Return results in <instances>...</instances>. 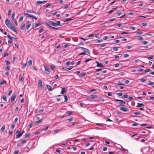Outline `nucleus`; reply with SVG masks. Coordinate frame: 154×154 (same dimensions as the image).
<instances>
[{"mask_svg": "<svg viewBox=\"0 0 154 154\" xmlns=\"http://www.w3.org/2000/svg\"><path fill=\"white\" fill-rule=\"evenodd\" d=\"M10 66L8 65L6 66V67L5 68V69L8 71L10 69Z\"/></svg>", "mask_w": 154, "mask_h": 154, "instance_id": "2f4dec72", "label": "nucleus"}, {"mask_svg": "<svg viewBox=\"0 0 154 154\" xmlns=\"http://www.w3.org/2000/svg\"><path fill=\"white\" fill-rule=\"evenodd\" d=\"M42 121L43 119H41L40 120L36 121V122H35V123L36 124H39L42 122Z\"/></svg>", "mask_w": 154, "mask_h": 154, "instance_id": "4be33fe9", "label": "nucleus"}, {"mask_svg": "<svg viewBox=\"0 0 154 154\" xmlns=\"http://www.w3.org/2000/svg\"><path fill=\"white\" fill-rule=\"evenodd\" d=\"M8 56V52H6L5 53V54L4 55L3 57H5L6 56Z\"/></svg>", "mask_w": 154, "mask_h": 154, "instance_id": "13d9d810", "label": "nucleus"}, {"mask_svg": "<svg viewBox=\"0 0 154 154\" xmlns=\"http://www.w3.org/2000/svg\"><path fill=\"white\" fill-rule=\"evenodd\" d=\"M56 23V24L57 26H61V25H60V22L59 21H57V23Z\"/></svg>", "mask_w": 154, "mask_h": 154, "instance_id": "58836bf2", "label": "nucleus"}, {"mask_svg": "<svg viewBox=\"0 0 154 154\" xmlns=\"http://www.w3.org/2000/svg\"><path fill=\"white\" fill-rule=\"evenodd\" d=\"M31 17H32V18L34 19H35V20H36L38 19V18L36 17H35L34 16L31 15Z\"/></svg>", "mask_w": 154, "mask_h": 154, "instance_id": "a19ab883", "label": "nucleus"}, {"mask_svg": "<svg viewBox=\"0 0 154 154\" xmlns=\"http://www.w3.org/2000/svg\"><path fill=\"white\" fill-rule=\"evenodd\" d=\"M32 64V61L31 60H30L28 62V64L29 66H31Z\"/></svg>", "mask_w": 154, "mask_h": 154, "instance_id": "393cba45", "label": "nucleus"}, {"mask_svg": "<svg viewBox=\"0 0 154 154\" xmlns=\"http://www.w3.org/2000/svg\"><path fill=\"white\" fill-rule=\"evenodd\" d=\"M72 20H73V19L72 18H68V19H66L65 20L64 22H67L69 21Z\"/></svg>", "mask_w": 154, "mask_h": 154, "instance_id": "b1692460", "label": "nucleus"}, {"mask_svg": "<svg viewBox=\"0 0 154 154\" xmlns=\"http://www.w3.org/2000/svg\"><path fill=\"white\" fill-rule=\"evenodd\" d=\"M38 85H40V86H42V81L41 80H39V81H38Z\"/></svg>", "mask_w": 154, "mask_h": 154, "instance_id": "72a5a7b5", "label": "nucleus"}, {"mask_svg": "<svg viewBox=\"0 0 154 154\" xmlns=\"http://www.w3.org/2000/svg\"><path fill=\"white\" fill-rule=\"evenodd\" d=\"M96 63H97V67H104L103 66L101 63H99L97 61L96 62Z\"/></svg>", "mask_w": 154, "mask_h": 154, "instance_id": "9d476101", "label": "nucleus"}, {"mask_svg": "<svg viewBox=\"0 0 154 154\" xmlns=\"http://www.w3.org/2000/svg\"><path fill=\"white\" fill-rule=\"evenodd\" d=\"M17 95L16 94L14 95L11 98V101L12 103L14 101V100L17 97Z\"/></svg>", "mask_w": 154, "mask_h": 154, "instance_id": "6e6552de", "label": "nucleus"}, {"mask_svg": "<svg viewBox=\"0 0 154 154\" xmlns=\"http://www.w3.org/2000/svg\"><path fill=\"white\" fill-rule=\"evenodd\" d=\"M67 113L68 114V115H71L72 114V112L71 111H69L67 112Z\"/></svg>", "mask_w": 154, "mask_h": 154, "instance_id": "4d7b16f0", "label": "nucleus"}, {"mask_svg": "<svg viewBox=\"0 0 154 154\" xmlns=\"http://www.w3.org/2000/svg\"><path fill=\"white\" fill-rule=\"evenodd\" d=\"M25 132V131H22V132H21L20 134H17L16 135V138H19Z\"/></svg>", "mask_w": 154, "mask_h": 154, "instance_id": "1a4fd4ad", "label": "nucleus"}, {"mask_svg": "<svg viewBox=\"0 0 154 154\" xmlns=\"http://www.w3.org/2000/svg\"><path fill=\"white\" fill-rule=\"evenodd\" d=\"M144 106V104L142 103H138L137 104V107H140L143 106Z\"/></svg>", "mask_w": 154, "mask_h": 154, "instance_id": "a211bd4d", "label": "nucleus"}, {"mask_svg": "<svg viewBox=\"0 0 154 154\" xmlns=\"http://www.w3.org/2000/svg\"><path fill=\"white\" fill-rule=\"evenodd\" d=\"M5 23L6 25L11 30L15 32L17 34V32L16 29L14 27V26L11 23L10 20L8 18H7L5 21Z\"/></svg>", "mask_w": 154, "mask_h": 154, "instance_id": "f257e3e1", "label": "nucleus"}, {"mask_svg": "<svg viewBox=\"0 0 154 154\" xmlns=\"http://www.w3.org/2000/svg\"><path fill=\"white\" fill-rule=\"evenodd\" d=\"M97 97V96L96 95H90L87 99V100H90L92 99H93L96 98Z\"/></svg>", "mask_w": 154, "mask_h": 154, "instance_id": "7ed1b4c3", "label": "nucleus"}, {"mask_svg": "<svg viewBox=\"0 0 154 154\" xmlns=\"http://www.w3.org/2000/svg\"><path fill=\"white\" fill-rule=\"evenodd\" d=\"M24 79V77L22 76L21 74H20L19 77V81L22 82Z\"/></svg>", "mask_w": 154, "mask_h": 154, "instance_id": "f8f14e48", "label": "nucleus"}, {"mask_svg": "<svg viewBox=\"0 0 154 154\" xmlns=\"http://www.w3.org/2000/svg\"><path fill=\"white\" fill-rule=\"evenodd\" d=\"M117 94L119 96H121L123 94L122 93L120 92L118 93Z\"/></svg>", "mask_w": 154, "mask_h": 154, "instance_id": "052dcab7", "label": "nucleus"}, {"mask_svg": "<svg viewBox=\"0 0 154 154\" xmlns=\"http://www.w3.org/2000/svg\"><path fill=\"white\" fill-rule=\"evenodd\" d=\"M12 90H10L9 92L8 93V96H10L11 95V93H12Z\"/></svg>", "mask_w": 154, "mask_h": 154, "instance_id": "09e8293b", "label": "nucleus"}, {"mask_svg": "<svg viewBox=\"0 0 154 154\" xmlns=\"http://www.w3.org/2000/svg\"><path fill=\"white\" fill-rule=\"evenodd\" d=\"M49 24L52 25L53 26H56V23L54 22L51 21H48Z\"/></svg>", "mask_w": 154, "mask_h": 154, "instance_id": "423d86ee", "label": "nucleus"}, {"mask_svg": "<svg viewBox=\"0 0 154 154\" xmlns=\"http://www.w3.org/2000/svg\"><path fill=\"white\" fill-rule=\"evenodd\" d=\"M151 71V69H146V70L144 72L145 73H147V72H149L150 71Z\"/></svg>", "mask_w": 154, "mask_h": 154, "instance_id": "e433bc0d", "label": "nucleus"}, {"mask_svg": "<svg viewBox=\"0 0 154 154\" xmlns=\"http://www.w3.org/2000/svg\"><path fill=\"white\" fill-rule=\"evenodd\" d=\"M25 25V24H23L20 27V29L21 30H22L23 29Z\"/></svg>", "mask_w": 154, "mask_h": 154, "instance_id": "ea45409f", "label": "nucleus"}, {"mask_svg": "<svg viewBox=\"0 0 154 154\" xmlns=\"http://www.w3.org/2000/svg\"><path fill=\"white\" fill-rule=\"evenodd\" d=\"M8 37L9 38V39L13 38V39H15V41H17V39L16 38H15L13 37H11L10 35H8Z\"/></svg>", "mask_w": 154, "mask_h": 154, "instance_id": "412c9836", "label": "nucleus"}, {"mask_svg": "<svg viewBox=\"0 0 154 154\" xmlns=\"http://www.w3.org/2000/svg\"><path fill=\"white\" fill-rule=\"evenodd\" d=\"M141 24L143 26H147V23H142Z\"/></svg>", "mask_w": 154, "mask_h": 154, "instance_id": "c03bdc74", "label": "nucleus"}, {"mask_svg": "<svg viewBox=\"0 0 154 154\" xmlns=\"http://www.w3.org/2000/svg\"><path fill=\"white\" fill-rule=\"evenodd\" d=\"M146 79H140V81L141 82L143 83L144 82L146 81Z\"/></svg>", "mask_w": 154, "mask_h": 154, "instance_id": "3c124183", "label": "nucleus"}, {"mask_svg": "<svg viewBox=\"0 0 154 154\" xmlns=\"http://www.w3.org/2000/svg\"><path fill=\"white\" fill-rule=\"evenodd\" d=\"M32 126V123H30L28 127H29V128H30Z\"/></svg>", "mask_w": 154, "mask_h": 154, "instance_id": "69168bd1", "label": "nucleus"}, {"mask_svg": "<svg viewBox=\"0 0 154 154\" xmlns=\"http://www.w3.org/2000/svg\"><path fill=\"white\" fill-rule=\"evenodd\" d=\"M27 12L30 13H34V12L32 10H27Z\"/></svg>", "mask_w": 154, "mask_h": 154, "instance_id": "79ce46f5", "label": "nucleus"}, {"mask_svg": "<svg viewBox=\"0 0 154 154\" xmlns=\"http://www.w3.org/2000/svg\"><path fill=\"white\" fill-rule=\"evenodd\" d=\"M64 99L65 100L64 102H67L68 100V99H67V96L66 95H64Z\"/></svg>", "mask_w": 154, "mask_h": 154, "instance_id": "4c0bfd02", "label": "nucleus"}, {"mask_svg": "<svg viewBox=\"0 0 154 154\" xmlns=\"http://www.w3.org/2000/svg\"><path fill=\"white\" fill-rule=\"evenodd\" d=\"M7 81L5 80H4L2 82H0V85H2L4 84H6L7 83Z\"/></svg>", "mask_w": 154, "mask_h": 154, "instance_id": "2eb2a0df", "label": "nucleus"}, {"mask_svg": "<svg viewBox=\"0 0 154 154\" xmlns=\"http://www.w3.org/2000/svg\"><path fill=\"white\" fill-rule=\"evenodd\" d=\"M128 32H122V34H128Z\"/></svg>", "mask_w": 154, "mask_h": 154, "instance_id": "0e129e2a", "label": "nucleus"}, {"mask_svg": "<svg viewBox=\"0 0 154 154\" xmlns=\"http://www.w3.org/2000/svg\"><path fill=\"white\" fill-rule=\"evenodd\" d=\"M123 56L125 58L128 57L129 56V54H124Z\"/></svg>", "mask_w": 154, "mask_h": 154, "instance_id": "37998d69", "label": "nucleus"}, {"mask_svg": "<svg viewBox=\"0 0 154 154\" xmlns=\"http://www.w3.org/2000/svg\"><path fill=\"white\" fill-rule=\"evenodd\" d=\"M70 62L69 61H68L66 63V66H69L70 65Z\"/></svg>", "mask_w": 154, "mask_h": 154, "instance_id": "774afa93", "label": "nucleus"}, {"mask_svg": "<svg viewBox=\"0 0 154 154\" xmlns=\"http://www.w3.org/2000/svg\"><path fill=\"white\" fill-rule=\"evenodd\" d=\"M100 45V47H101V48L105 47V46H106V43H104V44H100V45Z\"/></svg>", "mask_w": 154, "mask_h": 154, "instance_id": "7c9ffc66", "label": "nucleus"}, {"mask_svg": "<svg viewBox=\"0 0 154 154\" xmlns=\"http://www.w3.org/2000/svg\"><path fill=\"white\" fill-rule=\"evenodd\" d=\"M78 48H81L82 49H83V50H84L85 52H88L89 53V49H88L86 48H84L83 47H79Z\"/></svg>", "mask_w": 154, "mask_h": 154, "instance_id": "0eeeda50", "label": "nucleus"}, {"mask_svg": "<svg viewBox=\"0 0 154 154\" xmlns=\"http://www.w3.org/2000/svg\"><path fill=\"white\" fill-rule=\"evenodd\" d=\"M55 68V66L54 65H51V68L52 69H54Z\"/></svg>", "mask_w": 154, "mask_h": 154, "instance_id": "bf43d9fd", "label": "nucleus"}, {"mask_svg": "<svg viewBox=\"0 0 154 154\" xmlns=\"http://www.w3.org/2000/svg\"><path fill=\"white\" fill-rule=\"evenodd\" d=\"M19 150H16L14 152V153L17 154L19 153Z\"/></svg>", "mask_w": 154, "mask_h": 154, "instance_id": "680f3d73", "label": "nucleus"}, {"mask_svg": "<svg viewBox=\"0 0 154 154\" xmlns=\"http://www.w3.org/2000/svg\"><path fill=\"white\" fill-rule=\"evenodd\" d=\"M41 25V23H39L37 24H36L34 26H33L32 28L34 29L35 28Z\"/></svg>", "mask_w": 154, "mask_h": 154, "instance_id": "6ab92c4d", "label": "nucleus"}, {"mask_svg": "<svg viewBox=\"0 0 154 154\" xmlns=\"http://www.w3.org/2000/svg\"><path fill=\"white\" fill-rule=\"evenodd\" d=\"M47 26H48V28H49V27H50L52 29H54L55 30H58V29L57 28H56V27H52L51 26L48 24L47 25Z\"/></svg>", "mask_w": 154, "mask_h": 154, "instance_id": "f3484780", "label": "nucleus"}, {"mask_svg": "<svg viewBox=\"0 0 154 154\" xmlns=\"http://www.w3.org/2000/svg\"><path fill=\"white\" fill-rule=\"evenodd\" d=\"M44 67L45 73L47 74H49L50 72V70L48 66H47L45 65Z\"/></svg>", "mask_w": 154, "mask_h": 154, "instance_id": "f03ea898", "label": "nucleus"}, {"mask_svg": "<svg viewBox=\"0 0 154 154\" xmlns=\"http://www.w3.org/2000/svg\"><path fill=\"white\" fill-rule=\"evenodd\" d=\"M24 15H26L29 17H30L31 16V15L27 13H24Z\"/></svg>", "mask_w": 154, "mask_h": 154, "instance_id": "c756f323", "label": "nucleus"}, {"mask_svg": "<svg viewBox=\"0 0 154 154\" xmlns=\"http://www.w3.org/2000/svg\"><path fill=\"white\" fill-rule=\"evenodd\" d=\"M103 41V40H98L97 41V43H100Z\"/></svg>", "mask_w": 154, "mask_h": 154, "instance_id": "e2e57ef3", "label": "nucleus"}, {"mask_svg": "<svg viewBox=\"0 0 154 154\" xmlns=\"http://www.w3.org/2000/svg\"><path fill=\"white\" fill-rule=\"evenodd\" d=\"M44 30V29L43 28H41L39 31V33H41Z\"/></svg>", "mask_w": 154, "mask_h": 154, "instance_id": "864d4df0", "label": "nucleus"}, {"mask_svg": "<svg viewBox=\"0 0 154 154\" xmlns=\"http://www.w3.org/2000/svg\"><path fill=\"white\" fill-rule=\"evenodd\" d=\"M146 57L148 60H150V59H154V57H153V56H150V57Z\"/></svg>", "mask_w": 154, "mask_h": 154, "instance_id": "a878e982", "label": "nucleus"}, {"mask_svg": "<svg viewBox=\"0 0 154 154\" xmlns=\"http://www.w3.org/2000/svg\"><path fill=\"white\" fill-rule=\"evenodd\" d=\"M5 125H3L2 127V128L1 129V130L2 131H3L5 130Z\"/></svg>", "mask_w": 154, "mask_h": 154, "instance_id": "5701e85b", "label": "nucleus"}, {"mask_svg": "<svg viewBox=\"0 0 154 154\" xmlns=\"http://www.w3.org/2000/svg\"><path fill=\"white\" fill-rule=\"evenodd\" d=\"M5 62L7 64H10L11 63L10 62L7 60H5Z\"/></svg>", "mask_w": 154, "mask_h": 154, "instance_id": "8fccbe9b", "label": "nucleus"}, {"mask_svg": "<svg viewBox=\"0 0 154 154\" xmlns=\"http://www.w3.org/2000/svg\"><path fill=\"white\" fill-rule=\"evenodd\" d=\"M92 60V59H91V58H90V59H87L86 60H85V62H87L90 60Z\"/></svg>", "mask_w": 154, "mask_h": 154, "instance_id": "5fc2aeb1", "label": "nucleus"}, {"mask_svg": "<svg viewBox=\"0 0 154 154\" xmlns=\"http://www.w3.org/2000/svg\"><path fill=\"white\" fill-rule=\"evenodd\" d=\"M66 92V88H63L62 89L61 94H63Z\"/></svg>", "mask_w": 154, "mask_h": 154, "instance_id": "4468645a", "label": "nucleus"}, {"mask_svg": "<svg viewBox=\"0 0 154 154\" xmlns=\"http://www.w3.org/2000/svg\"><path fill=\"white\" fill-rule=\"evenodd\" d=\"M41 133L39 131H37L36 132H35L34 134H35V135H37V134H40Z\"/></svg>", "mask_w": 154, "mask_h": 154, "instance_id": "338daca9", "label": "nucleus"}, {"mask_svg": "<svg viewBox=\"0 0 154 154\" xmlns=\"http://www.w3.org/2000/svg\"><path fill=\"white\" fill-rule=\"evenodd\" d=\"M15 14L14 13H12V14L11 18L13 20V21L14 22L16 21V20L14 19V16Z\"/></svg>", "mask_w": 154, "mask_h": 154, "instance_id": "dca6fc26", "label": "nucleus"}, {"mask_svg": "<svg viewBox=\"0 0 154 154\" xmlns=\"http://www.w3.org/2000/svg\"><path fill=\"white\" fill-rule=\"evenodd\" d=\"M138 124L137 123H133L132 124V126H137L138 125Z\"/></svg>", "mask_w": 154, "mask_h": 154, "instance_id": "49530a36", "label": "nucleus"}, {"mask_svg": "<svg viewBox=\"0 0 154 154\" xmlns=\"http://www.w3.org/2000/svg\"><path fill=\"white\" fill-rule=\"evenodd\" d=\"M26 63H23V64L22 65V68H23V69H24L25 68L26 66Z\"/></svg>", "mask_w": 154, "mask_h": 154, "instance_id": "de8ad7c7", "label": "nucleus"}, {"mask_svg": "<svg viewBox=\"0 0 154 154\" xmlns=\"http://www.w3.org/2000/svg\"><path fill=\"white\" fill-rule=\"evenodd\" d=\"M11 9H9L8 11V15H11Z\"/></svg>", "mask_w": 154, "mask_h": 154, "instance_id": "6e6d98bb", "label": "nucleus"}, {"mask_svg": "<svg viewBox=\"0 0 154 154\" xmlns=\"http://www.w3.org/2000/svg\"><path fill=\"white\" fill-rule=\"evenodd\" d=\"M86 52H84L81 53L79 54L78 55V56H81V55H85L86 54Z\"/></svg>", "mask_w": 154, "mask_h": 154, "instance_id": "f704fd0d", "label": "nucleus"}, {"mask_svg": "<svg viewBox=\"0 0 154 154\" xmlns=\"http://www.w3.org/2000/svg\"><path fill=\"white\" fill-rule=\"evenodd\" d=\"M2 98L5 101H7V97L5 96H3L2 97Z\"/></svg>", "mask_w": 154, "mask_h": 154, "instance_id": "cd10ccee", "label": "nucleus"}, {"mask_svg": "<svg viewBox=\"0 0 154 154\" xmlns=\"http://www.w3.org/2000/svg\"><path fill=\"white\" fill-rule=\"evenodd\" d=\"M118 49L117 47H114L113 49V51H118Z\"/></svg>", "mask_w": 154, "mask_h": 154, "instance_id": "a18cd8bd", "label": "nucleus"}, {"mask_svg": "<svg viewBox=\"0 0 154 154\" xmlns=\"http://www.w3.org/2000/svg\"><path fill=\"white\" fill-rule=\"evenodd\" d=\"M73 68V66L69 67V68L66 69V71H68L70 70L71 69H72Z\"/></svg>", "mask_w": 154, "mask_h": 154, "instance_id": "bb28decb", "label": "nucleus"}, {"mask_svg": "<svg viewBox=\"0 0 154 154\" xmlns=\"http://www.w3.org/2000/svg\"><path fill=\"white\" fill-rule=\"evenodd\" d=\"M31 26V24H30V23L27 26H26V29L27 30Z\"/></svg>", "mask_w": 154, "mask_h": 154, "instance_id": "c85d7f7f", "label": "nucleus"}, {"mask_svg": "<svg viewBox=\"0 0 154 154\" xmlns=\"http://www.w3.org/2000/svg\"><path fill=\"white\" fill-rule=\"evenodd\" d=\"M119 109L121 110H122V111L125 112H128V111H129V109L128 108L125 107H121L119 108Z\"/></svg>", "mask_w": 154, "mask_h": 154, "instance_id": "39448f33", "label": "nucleus"}, {"mask_svg": "<svg viewBox=\"0 0 154 154\" xmlns=\"http://www.w3.org/2000/svg\"><path fill=\"white\" fill-rule=\"evenodd\" d=\"M47 87L49 91H51L53 90V88L49 85H47Z\"/></svg>", "mask_w": 154, "mask_h": 154, "instance_id": "ddd939ff", "label": "nucleus"}, {"mask_svg": "<svg viewBox=\"0 0 154 154\" xmlns=\"http://www.w3.org/2000/svg\"><path fill=\"white\" fill-rule=\"evenodd\" d=\"M13 39V38L9 39V40H8V45H9V46H11V44L12 43V40Z\"/></svg>", "mask_w": 154, "mask_h": 154, "instance_id": "aec40b11", "label": "nucleus"}, {"mask_svg": "<svg viewBox=\"0 0 154 154\" xmlns=\"http://www.w3.org/2000/svg\"><path fill=\"white\" fill-rule=\"evenodd\" d=\"M59 131V129H56L54 130V135H55Z\"/></svg>", "mask_w": 154, "mask_h": 154, "instance_id": "473e14b6", "label": "nucleus"}, {"mask_svg": "<svg viewBox=\"0 0 154 154\" xmlns=\"http://www.w3.org/2000/svg\"><path fill=\"white\" fill-rule=\"evenodd\" d=\"M23 16H21L19 19V22H22L23 19Z\"/></svg>", "mask_w": 154, "mask_h": 154, "instance_id": "c9c22d12", "label": "nucleus"}, {"mask_svg": "<svg viewBox=\"0 0 154 154\" xmlns=\"http://www.w3.org/2000/svg\"><path fill=\"white\" fill-rule=\"evenodd\" d=\"M47 2L46 1H37L36 3V5H39L43 3H45Z\"/></svg>", "mask_w": 154, "mask_h": 154, "instance_id": "9b49d317", "label": "nucleus"}, {"mask_svg": "<svg viewBox=\"0 0 154 154\" xmlns=\"http://www.w3.org/2000/svg\"><path fill=\"white\" fill-rule=\"evenodd\" d=\"M115 100L116 101L119 102V104L122 106H123L125 104V102L122 100H118V99H115Z\"/></svg>", "mask_w": 154, "mask_h": 154, "instance_id": "20e7f679", "label": "nucleus"}, {"mask_svg": "<svg viewBox=\"0 0 154 154\" xmlns=\"http://www.w3.org/2000/svg\"><path fill=\"white\" fill-rule=\"evenodd\" d=\"M69 5H66L64 7V8L65 9H67V8H68L69 7Z\"/></svg>", "mask_w": 154, "mask_h": 154, "instance_id": "603ef678", "label": "nucleus"}]
</instances>
